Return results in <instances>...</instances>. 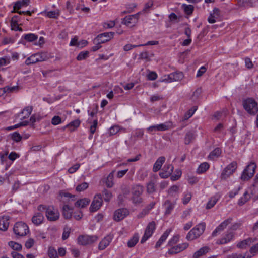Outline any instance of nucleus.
<instances>
[{"label":"nucleus","instance_id":"nucleus-1","mask_svg":"<svg viewBox=\"0 0 258 258\" xmlns=\"http://www.w3.org/2000/svg\"><path fill=\"white\" fill-rule=\"evenodd\" d=\"M144 191V187L140 184L134 185L131 189V201L132 203L138 205L141 204L143 201V198L141 197Z\"/></svg>","mask_w":258,"mask_h":258},{"label":"nucleus","instance_id":"nucleus-2","mask_svg":"<svg viewBox=\"0 0 258 258\" xmlns=\"http://www.w3.org/2000/svg\"><path fill=\"white\" fill-rule=\"evenodd\" d=\"M205 228L206 224L204 222L198 224L187 233L186 239L192 241L198 238L204 233Z\"/></svg>","mask_w":258,"mask_h":258},{"label":"nucleus","instance_id":"nucleus-3","mask_svg":"<svg viewBox=\"0 0 258 258\" xmlns=\"http://www.w3.org/2000/svg\"><path fill=\"white\" fill-rule=\"evenodd\" d=\"M245 110L250 115H255L258 111L257 103L252 98H247L243 102Z\"/></svg>","mask_w":258,"mask_h":258},{"label":"nucleus","instance_id":"nucleus-4","mask_svg":"<svg viewBox=\"0 0 258 258\" xmlns=\"http://www.w3.org/2000/svg\"><path fill=\"white\" fill-rule=\"evenodd\" d=\"M13 231L14 233L18 236H25L29 232V229L28 225L23 222H17L14 226Z\"/></svg>","mask_w":258,"mask_h":258},{"label":"nucleus","instance_id":"nucleus-5","mask_svg":"<svg viewBox=\"0 0 258 258\" xmlns=\"http://www.w3.org/2000/svg\"><path fill=\"white\" fill-rule=\"evenodd\" d=\"M45 215L47 220L49 221H56L60 217L59 212L57 209L52 206H49L46 208Z\"/></svg>","mask_w":258,"mask_h":258},{"label":"nucleus","instance_id":"nucleus-6","mask_svg":"<svg viewBox=\"0 0 258 258\" xmlns=\"http://www.w3.org/2000/svg\"><path fill=\"white\" fill-rule=\"evenodd\" d=\"M237 167V164L236 162H231L224 169L220 175V178L222 180L227 179L235 171Z\"/></svg>","mask_w":258,"mask_h":258},{"label":"nucleus","instance_id":"nucleus-7","mask_svg":"<svg viewBox=\"0 0 258 258\" xmlns=\"http://www.w3.org/2000/svg\"><path fill=\"white\" fill-rule=\"evenodd\" d=\"M256 165L254 162H250L243 171L241 178L243 180H248L251 178L254 173Z\"/></svg>","mask_w":258,"mask_h":258},{"label":"nucleus","instance_id":"nucleus-8","mask_svg":"<svg viewBox=\"0 0 258 258\" xmlns=\"http://www.w3.org/2000/svg\"><path fill=\"white\" fill-rule=\"evenodd\" d=\"M98 239V237L96 235H83L78 237V242L80 245H86L93 243Z\"/></svg>","mask_w":258,"mask_h":258},{"label":"nucleus","instance_id":"nucleus-9","mask_svg":"<svg viewBox=\"0 0 258 258\" xmlns=\"http://www.w3.org/2000/svg\"><path fill=\"white\" fill-rule=\"evenodd\" d=\"M140 13V12H139L135 14L126 16L122 19V24L130 27L135 26L139 20Z\"/></svg>","mask_w":258,"mask_h":258},{"label":"nucleus","instance_id":"nucleus-10","mask_svg":"<svg viewBox=\"0 0 258 258\" xmlns=\"http://www.w3.org/2000/svg\"><path fill=\"white\" fill-rule=\"evenodd\" d=\"M156 229V223L154 221H151L147 226L144 234L142 237L141 243H143L147 240L153 234Z\"/></svg>","mask_w":258,"mask_h":258},{"label":"nucleus","instance_id":"nucleus-11","mask_svg":"<svg viewBox=\"0 0 258 258\" xmlns=\"http://www.w3.org/2000/svg\"><path fill=\"white\" fill-rule=\"evenodd\" d=\"M188 246L189 244L187 243H183L176 245H173V246H171V248L168 249L166 254H176L186 249Z\"/></svg>","mask_w":258,"mask_h":258},{"label":"nucleus","instance_id":"nucleus-12","mask_svg":"<svg viewBox=\"0 0 258 258\" xmlns=\"http://www.w3.org/2000/svg\"><path fill=\"white\" fill-rule=\"evenodd\" d=\"M103 203V200L102 195L99 194L96 195L91 203L90 207V211L95 212L97 211L100 207L102 206Z\"/></svg>","mask_w":258,"mask_h":258},{"label":"nucleus","instance_id":"nucleus-13","mask_svg":"<svg viewBox=\"0 0 258 258\" xmlns=\"http://www.w3.org/2000/svg\"><path fill=\"white\" fill-rule=\"evenodd\" d=\"M114 32H105L99 34L95 41L98 43H104L109 41L114 36Z\"/></svg>","mask_w":258,"mask_h":258},{"label":"nucleus","instance_id":"nucleus-14","mask_svg":"<svg viewBox=\"0 0 258 258\" xmlns=\"http://www.w3.org/2000/svg\"><path fill=\"white\" fill-rule=\"evenodd\" d=\"M129 212L126 208H120L116 210L114 213V220L120 221L128 215Z\"/></svg>","mask_w":258,"mask_h":258},{"label":"nucleus","instance_id":"nucleus-15","mask_svg":"<svg viewBox=\"0 0 258 258\" xmlns=\"http://www.w3.org/2000/svg\"><path fill=\"white\" fill-rule=\"evenodd\" d=\"M232 219L231 218H228L222 222L213 232L212 235L213 236H216L218 233L223 231L227 226L231 223Z\"/></svg>","mask_w":258,"mask_h":258},{"label":"nucleus","instance_id":"nucleus-16","mask_svg":"<svg viewBox=\"0 0 258 258\" xmlns=\"http://www.w3.org/2000/svg\"><path fill=\"white\" fill-rule=\"evenodd\" d=\"M234 237V233L230 230H228L225 236L222 238L218 239L216 243L218 244H225L233 240Z\"/></svg>","mask_w":258,"mask_h":258},{"label":"nucleus","instance_id":"nucleus-17","mask_svg":"<svg viewBox=\"0 0 258 258\" xmlns=\"http://www.w3.org/2000/svg\"><path fill=\"white\" fill-rule=\"evenodd\" d=\"M113 238L111 235H108L105 236L99 243L98 249L100 250L105 249L110 243Z\"/></svg>","mask_w":258,"mask_h":258},{"label":"nucleus","instance_id":"nucleus-18","mask_svg":"<svg viewBox=\"0 0 258 258\" xmlns=\"http://www.w3.org/2000/svg\"><path fill=\"white\" fill-rule=\"evenodd\" d=\"M44 220V217L42 213L37 212L35 213L32 217V222L36 226L41 224Z\"/></svg>","mask_w":258,"mask_h":258},{"label":"nucleus","instance_id":"nucleus-19","mask_svg":"<svg viewBox=\"0 0 258 258\" xmlns=\"http://www.w3.org/2000/svg\"><path fill=\"white\" fill-rule=\"evenodd\" d=\"M10 217L4 216L0 218V230L6 231L9 225Z\"/></svg>","mask_w":258,"mask_h":258},{"label":"nucleus","instance_id":"nucleus-20","mask_svg":"<svg viewBox=\"0 0 258 258\" xmlns=\"http://www.w3.org/2000/svg\"><path fill=\"white\" fill-rule=\"evenodd\" d=\"M165 161V158L163 156L160 157L159 158H158L154 164L153 171L155 172L159 171L161 169Z\"/></svg>","mask_w":258,"mask_h":258},{"label":"nucleus","instance_id":"nucleus-21","mask_svg":"<svg viewBox=\"0 0 258 258\" xmlns=\"http://www.w3.org/2000/svg\"><path fill=\"white\" fill-rule=\"evenodd\" d=\"M156 181L152 179L146 184L147 192L149 194H153L156 191Z\"/></svg>","mask_w":258,"mask_h":258},{"label":"nucleus","instance_id":"nucleus-22","mask_svg":"<svg viewBox=\"0 0 258 258\" xmlns=\"http://www.w3.org/2000/svg\"><path fill=\"white\" fill-rule=\"evenodd\" d=\"M171 232L170 229H167L164 233L162 234V235L161 236L159 240L157 242L156 245H155V248H158L161 246L163 242H164L169 236V234H170Z\"/></svg>","mask_w":258,"mask_h":258},{"label":"nucleus","instance_id":"nucleus-23","mask_svg":"<svg viewBox=\"0 0 258 258\" xmlns=\"http://www.w3.org/2000/svg\"><path fill=\"white\" fill-rule=\"evenodd\" d=\"M176 204L175 202H172L169 200H166L164 203V206L165 208V213L166 215L170 214L172 211L173 210L175 205Z\"/></svg>","mask_w":258,"mask_h":258},{"label":"nucleus","instance_id":"nucleus-24","mask_svg":"<svg viewBox=\"0 0 258 258\" xmlns=\"http://www.w3.org/2000/svg\"><path fill=\"white\" fill-rule=\"evenodd\" d=\"M210 248L208 246H204L201 248L198 251H196L193 254V258H200L201 256L204 255L208 253Z\"/></svg>","mask_w":258,"mask_h":258},{"label":"nucleus","instance_id":"nucleus-25","mask_svg":"<svg viewBox=\"0 0 258 258\" xmlns=\"http://www.w3.org/2000/svg\"><path fill=\"white\" fill-rule=\"evenodd\" d=\"M158 125V131H165L173 128V124L171 121H167L163 123H161Z\"/></svg>","mask_w":258,"mask_h":258},{"label":"nucleus","instance_id":"nucleus-26","mask_svg":"<svg viewBox=\"0 0 258 258\" xmlns=\"http://www.w3.org/2000/svg\"><path fill=\"white\" fill-rule=\"evenodd\" d=\"M183 74L182 73H171L168 76L169 82L178 81L182 79Z\"/></svg>","mask_w":258,"mask_h":258},{"label":"nucleus","instance_id":"nucleus-27","mask_svg":"<svg viewBox=\"0 0 258 258\" xmlns=\"http://www.w3.org/2000/svg\"><path fill=\"white\" fill-rule=\"evenodd\" d=\"M29 2L30 0H22L16 2L13 6V12H15V10H19L23 6L28 5Z\"/></svg>","mask_w":258,"mask_h":258},{"label":"nucleus","instance_id":"nucleus-28","mask_svg":"<svg viewBox=\"0 0 258 258\" xmlns=\"http://www.w3.org/2000/svg\"><path fill=\"white\" fill-rule=\"evenodd\" d=\"M222 151L220 148H216L213 150L208 155V159L210 160H214L219 157L221 154Z\"/></svg>","mask_w":258,"mask_h":258},{"label":"nucleus","instance_id":"nucleus-29","mask_svg":"<svg viewBox=\"0 0 258 258\" xmlns=\"http://www.w3.org/2000/svg\"><path fill=\"white\" fill-rule=\"evenodd\" d=\"M37 57L38 62H42L47 61L50 58L47 52H42L40 53H35Z\"/></svg>","mask_w":258,"mask_h":258},{"label":"nucleus","instance_id":"nucleus-30","mask_svg":"<svg viewBox=\"0 0 258 258\" xmlns=\"http://www.w3.org/2000/svg\"><path fill=\"white\" fill-rule=\"evenodd\" d=\"M90 202V201L89 199L87 198H84L76 201L75 205L77 207L83 208L87 206L89 204Z\"/></svg>","mask_w":258,"mask_h":258},{"label":"nucleus","instance_id":"nucleus-31","mask_svg":"<svg viewBox=\"0 0 258 258\" xmlns=\"http://www.w3.org/2000/svg\"><path fill=\"white\" fill-rule=\"evenodd\" d=\"M114 171H112L106 178L105 184L108 188H111L114 185Z\"/></svg>","mask_w":258,"mask_h":258},{"label":"nucleus","instance_id":"nucleus-32","mask_svg":"<svg viewBox=\"0 0 258 258\" xmlns=\"http://www.w3.org/2000/svg\"><path fill=\"white\" fill-rule=\"evenodd\" d=\"M254 240L252 238H248L239 242L237 246L240 248H245L247 245H249L251 243L253 242Z\"/></svg>","mask_w":258,"mask_h":258},{"label":"nucleus","instance_id":"nucleus-33","mask_svg":"<svg viewBox=\"0 0 258 258\" xmlns=\"http://www.w3.org/2000/svg\"><path fill=\"white\" fill-rule=\"evenodd\" d=\"M72 209L68 205L63 207V215L66 219H69L72 216Z\"/></svg>","mask_w":258,"mask_h":258},{"label":"nucleus","instance_id":"nucleus-34","mask_svg":"<svg viewBox=\"0 0 258 258\" xmlns=\"http://www.w3.org/2000/svg\"><path fill=\"white\" fill-rule=\"evenodd\" d=\"M209 168V165L207 162H204L200 164L197 170L198 174H202L206 172Z\"/></svg>","mask_w":258,"mask_h":258},{"label":"nucleus","instance_id":"nucleus-35","mask_svg":"<svg viewBox=\"0 0 258 258\" xmlns=\"http://www.w3.org/2000/svg\"><path fill=\"white\" fill-rule=\"evenodd\" d=\"M250 198V196L247 191H246L243 194V196L238 200V204L240 206L244 205L247 202Z\"/></svg>","mask_w":258,"mask_h":258},{"label":"nucleus","instance_id":"nucleus-36","mask_svg":"<svg viewBox=\"0 0 258 258\" xmlns=\"http://www.w3.org/2000/svg\"><path fill=\"white\" fill-rule=\"evenodd\" d=\"M22 38L28 42H33L37 39L38 36L33 33H29L24 35Z\"/></svg>","mask_w":258,"mask_h":258},{"label":"nucleus","instance_id":"nucleus-37","mask_svg":"<svg viewBox=\"0 0 258 258\" xmlns=\"http://www.w3.org/2000/svg\"><path fill=\"white\" fill-rule=\"evenodd\" d=\"M37 62H38L36 54L35 53V54L31 55L30 57H28L26 59L25 63V64L28 66V65H30V64H35Z\"/></svg>","mask_w":258,"mask_h":258},{"label":"nucleus","instance_id":"nucleus-38","mask_svg":"<svg viewBox=\"0 0 258 258\" xmlns=\"http://www.w3.org/2000/svg\"><path fill=\"white\" fill-rule=\"evenodd\" d=\"M80 124V121L78 119L75 120L71 122L69 124L67 125L64 128L69 127L71 131H73L75 128H77L79 126Z\"/></svg>","mask_w":258,"mask_h":258},{"label":"nucleus","instance_id":"nucleus-39","mask_svg":"<svg viewBox=\"0 0 258 258\" xmlns=\"http://www.w3.org/2000/svg\"><path fill=\"white\" fill-rule=\"evenodd\" d=\"M102 196L103 197L104 201L108 202L110 201L112 197V194L110 191L106 189H104L102 191Z\"/></svg>","mask_w":258,"mask_h":258},{"label":"nucleus","instance_id":"nucleus-40","mask_svg":"<svg viewBox=\"0 0 258 258\" xmlns=\"http://www.w3.org/2000/svg\"><path fill=\"white\" fill-rule=\"evenodd\" d=\"M32 109H33L32 106H27L24 108L20 113L25 114V115L21 118V119L28 118L31 114L32 111Z\"/></svg>","mask_w":258,"mask_h":258},{"label":"nucleus","instance_id":"nucleus-41","mask_svg":"<svg viewBox=\"0 0 258 258\" xmlns=\"http://www.w3.org/2000/svg\"><path fill=\"white\" fill-rule=\"evenodd\" d=\"M97 125H98V120L97 119H96L93 121L90 127V132L91 133V135L89 137V138L90 139H92V135L93 134L95 133L96 130L97 128Z\"/></svg>","mask_w":258,"mask_h":258},{"label":"nucleus","instance_id":"nucleus-42","mask_svg":"<svg viewBox=\"0 0 258 258\" xmlns=\"http://www.w3.org/2000/svg\"><path fill=\"white\" fill-rule=\"evenodd\" d=\"M139 241V236L137 234H135L134 235V236L131 238L128 242H127V246L129 247H134L138 242Z\"/></svg>","mask_w":258,"mask_h":258},{"label":"nucleus","instance_id":"nucleus-43","mask_svg":"<svg viewBox=\"0 0 258 258\" xmlns=\"http://www.w3.org/2000/svg\"><path fill=\"white\" fill-rule=\"evenodd\" d=\"M218 198L216 196L212 197L208 202L206 205V209H209L212 208L217 202Z\"/></svg>","mask_w":258,"mask_h":258},{"label":"nucleus","instance_id":"nucleus-44","mask_svg":"<svg viewBox=\"0 0 258 258\" xmlns=\"http://www.w3.org/2000/svg\"><path fill=\"white\" fill-rule=\"evenodd\" d=\"M20 20V17L18 15L14 16L11 21V26L12 28V30L13 28H16V27L18 26V21Z\"/></svg>","mask_w":258,"mask_h":258},{"label":"nucleus","instance_id":"nucleus-45","mask_svg":"<svg viewBox=\"0 0 258 258\" xmlns=\"http://www.w3.org/2000/svg\"><path fill=\"white\" fill-rule=\"evenodd\" d=\"M180 236L179 235H176L173 236L172 238L168 241L167 246H173L177 242H178L179 240Z\"/></svg>","mask_w":258,"mask_h":258},{"label":"nucleus","instance_id":"nucleus-46","mask_svg":"<svg viewBox=\"0 0 258 258\" xmlns=\"http://www.w3.org/2000/svg\"><path fill=\"white\" fill-rule=\"evenodd\" d=\"M194 139V135L191 132H188L184 138V143L185 144L188 145L191 143V142Z\"/></svg>","mask_w":258,"mask_h":258},{"label":"nucleus","instance_id":"nucleus-47","mask_svg":"<svg viewBox=\"0 0 258 258\" xmlns=\"http://www.w3.org/2000/svg\"><path fill=\"white\" fill-rule=\"evenodd\" d=\"M9 245L15 250L19 251L22 249V245L14 241H10Z\"/></svg>","mask_w":258,"mask_h":258},{"label":"nucleus","instance_id":"nucleus-48","mask_svg":"<svg viewBox=\"0 0 258 258\" xmlns=\"http://www.w3.org/2000/svg\"><path fill=\"white\" fill-rule=\"evenodd\" d=\"M5 90L6 93L17 92L19 90V87L18 86H14L13 87L7 86L5 87Z\"/></svg>","mask_w":258,"mask_h":258},{"label":"nucleus","instance_id":"nucleus-49","mask_svg":"<svg viewBox=\"0 0 258 258\" xmlns=\"http://www.w3.org/2000/svg\"><path fill=\"white\" fill-rule=\"evenodd\" d=\"M70 232L71 229L69 227L67 226L64 227L62 236V239L63 240H66L69 237Z\"/></svg>","mask_w":258,"mask_h":258},{"label":"nucleus","instance_id":"nucleus-50","mask_svg":"<svg viewBox=\"0 0 258 258\" xmlns=\"http://www.w3.org/2000/svg\"><path fill=\"white\" fill-rule=\"evenodd\" d=\"M191 194L189 192H186L184 194V196L182 199L183 204L184 205L187 204L191 200Z\"/></svg>","mask_w":258,"mask_h":258},{"label":"nucleus","instance_id":"nucleus-51","mask_svg":"<svg viewBox=\"0 0 258 258\" xmlns=\"http://www.w3.org/2000/svg\"><path fill=\"white\" fill-rule=\"evenodd\" d=\"M88 187V184L87 182H83L77 186L76 188V191L81 192L86 189Z\"/></svg>","mask_w":258,"mask_h":258},{"label":"nucleus","instance_id":"nucleus-52","mask_svg":"<svg viewBox=\"0 0 258 258\" xmlns=\"http://www.w3.org/2000/svg\"><path fill=\"white\" fill-rule=\"evenodd\" d=\"M173 166L171 164H166L164 165L162 169L165 170L166 173L170 175L173 172Z\"/></svg>","mask_w":258,"mask_h":258},{"label":"nucleus","instance_id":"nucleus-53","mask_svg":"<svg viewBox=\"0 0 258 258\" xmlns=\"http://www.w3.org/2000/svg\"><path fill=\"white\" fill-rule=\"evenodd\" d=\"M182 6L184 8V11L186 14H191L193 12L194 7L192 5H187L186 4H183Z\"/></svg>","mask_w":258,"mask_h":258},{"label":"nucleus","instance_id":"nucleus-54","mask_svg":"<svg viewBox=\"0 0 258 258\" xmlns=\"http://www.w3.org/2000/svg\"><path fill=\"white\" fill-rule=\"evenodd\" d=\"M88 51H82L81 52L77 57L78 60H82L86 59L88 56Z\"/></svg>","mask_w":258,"mask_h":258},{"label":"nucleus","instance_id":"nucleus-55","mask_svg":"<svg viewBox=\"0 0 258 258\" xmlns=\"http://www.w3.org/2000/svg\"><path fill=\"white\" fill-rule=\"evenodd\" d=\"M59 15L58 11H51L47 12L46 16L50 18H57Z\"/></svg>","mask_w":258,"mask_h":258},{"label":"nucleus","instance_id":"nucleus-56","mask_svg":"<svg viewBox=\"0 0 258 258\" xmlns=\"http://www.w3.org/2000/svg\"><path fill=\"white\" fill-rule=\"evenodd\" d=\"M35 243V240L32 238H28L25 242V246L26 248L30 249L33 247Z\"/></svg>","mask_w":258,"mask_h":258},{"label":"nucleus","instance_id":"nucleus-57","mask_svg":"<svg viewBox=\"0 0 258 258\" xmlns=\"http://www.w3.org/2000/svg\"><path fill=\"white\" fill-rule=\"evenodd\" d=\"M48 255L50 258H57L58 255L57 251L53 248H50L48 250Z\"/></svg>","mask_w":258,"mask_h":258},{"label":"nucleus","instance_id":"nucleus-58","mask_svg":"<svg viewBox=\"0 0 258 258\" xmlns=\"http://www.w3.org/2000/svg\"><path fill=\"white\" fill-rule=\"evenodd\" d=\"M10 63V59L7 57L0 58V67L9 64Z\"/></svg>","mask_w":258,"mask_h":258},{"label":"nucleus","instance_id":"nucleus-59","mask_svg":"<svg viewBox=\"0 0 258 258\" xmlns=\"http://www.w3.org/2000/svg\"><path fill=\"white\" fill-rule=\"evenodd\" d=\"M11 137L14 141L17 142L20 141L22 139V137L21 136V135L16 132L13 133L12 134Z\"/></svg>","mask_w":258,"mask_h":258},{"label":"nucleus","instance_id":"nucleus-60","mask_svg":"<svg viewBox=\"0 0 258 258\" xmlns=\"http://www.w3.org/2000/svg\"><path fill=\"white\" fill-rule=\"evenodd\" d=\"M119 130V126L118 125H114L110 127L109 130L110 135H115Z\"/></svg>","mask_w":258,"mask_h":258},{"label":"nucleus","instance_id":"nucleus-61","mask_svg":"<svg viewBox=\"0 0 258 258\" xmlns=\"http://www.w3.org/2000/svg\"><path fill=\"white\" fill-rule=\"evenodd\" d=\"M14 43V40L11 37H5L2 42V44L7 45L9 44H13Z\"/></svg>","mask_w":258,"mask_h":258},{"label":"nucleus","instance_id":"nucleus-62","mask_svg":"<svg viewBox=\"0 0 258 258\" xmlns=\"http://www.w3.org/2000/svg\"><path fill=\"white\" fill-rule=\"evenodd\" d=\"M61 122V119L59 116H54L51 120V123L54 125L60 124Z\"/></svg>","mask_w":258,"mask_h":258},{"label":"nucleus","instance_id":"nucleus-63","mask_svg":"<svg viewBox=\"0 0 258 258\" xmlns=\"http://www.w3.org/2000/svg\"><path fill=\"white\" fill-rule=\"evenodd\" d=\"M179 190V187L177 185L171 186L168 190V194L173 196L174 193H176Z\"/></svg>","mask_w":258,"mask_h":258},{"label":"nucleus","instance_id":"nucleus-64","mask_svg":"<svg viewBox=\"0 0 258 258\" xmlns=\"http://www.w3.org/2000/svg\"><path fill=\"white\" fill-rule=\"evenodd\" d=\"M249 251H250V253L252 254L253 256L255 255L256 253H258V243L253 245V246H252L250 248Z\"/></svg>","mask_w":258,"mask_h":258}]
</instances>
